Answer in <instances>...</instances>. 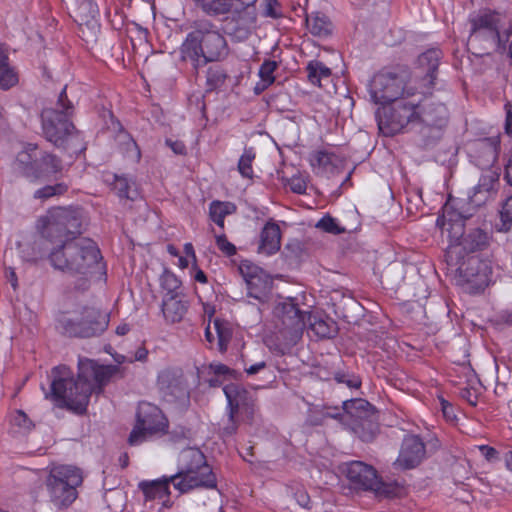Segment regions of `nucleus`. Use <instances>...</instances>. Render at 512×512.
<instances>
[{"label":"nucleus","instance_id":"obj_60","mask_svg":"<svg viewBox=\"0 0 512 512\" xmlns=\"http://www.w3.org/2000/svg\"><path fill=\"white\" fill-rule=\"evenodd\" d=\"M167 144L171 147L175 154L182 155L185 153L186 147L182 142L179 141H167Z\"/></svg>","mask_w":512,"mask_h":512},{"label":"nucleus","instance_id":"obj_40","mask_svg":"<svg viewBox=\"0 0 512 512\" xmlns=\"http://www.w3.org/2000/svg\"><path fill=\"white\" fill-rule=\"evenodd\" d=\"M68 190V186L65 183H57L54 185H46L42 188L37 189L34 192L33 197L45 201L53 196L63 195Z\"/></svg>","mask_w":512,"mask_h":512},{"label":"nucleus","instance_id":"obj_49","mask_svg":"<svg viewBox=\"0 0 512 512\" xmlns=\"http://www.w3.org/2000/svg\"><path fill=\"white\" fill-rule=\"evenodd\" d=\"M367 406H369V403L364 400H355V401L344 402V409L348 413H351L352 409L365 410V408Z\"/></svg>","mask_w":512,"mask_h":512},{"label":"nucleus","instance_id":"obj_42","mask_svg":"<svg viewBox=\"0 0 512 512\" xmlns=\"http://www.w3.org/2000/svg\"><path fill=\"white\" fill-rule=\"evenodd\" d=\"M316 228L333 235H339L346 232V229L342 227L337 219L330 215L322 217L315 225Z\"/></svg>","mask_w":512,"mask_h":512},{"label":"nucleus","instance_id":"obj_23","mask_svg":"<svg viewBox=\"0 0 512 512\" xmlns=\"http://www.w3.org/2000/svg\"><path fill=\"white\" fill-rule=\"evenodd\" d=\"M491 273L492 270L487 261L471 258L466 271L467 282L478 291L484 290L491 281Z\"/></svg>","mask_w":512,"mask_h":512},{"label":"nucleus","instance_id":"obj_37","mask_svg":"<svg viewBox=\"0 0 512 512\" xmlns=\"http://www.w3.org/2000/svg\"><path fill=\"white\" fill-rule=\"evenodd\" d=\"M228 77L227 71L219 65H214L207 70V85L210 89L221 87Z\"/></svg>","mask_w":512,"mask_h":512},{"label":"nucleus","instance_id":"obj_53","mask_svg":"<svg viewBox=\"0 0 512 512\" xmlns=\"http://www.w3.org/2000/svg\"><path fill=\"white\" fill-rule=\"evenodd\" d=\"M257 0H233V8L237 7L243 11L255 9Z\"/></svg>","mask_w":512,"mask_h":512},{"label":"nucleus","instance_id":"obj_15","mask_svg":"<svg viewBox=\"0 0 512 512\" xmlns=\"http://www.w3.org/2000/svg\"><path fill=\"white\" fill-rule=\"evenodd\" d=\"M471 213L457 212L450 205H445L443 213V231L447 233L449 245L446 250L448 263L454 262V255L461 256L460 242L465 236L464 220L471 217Z\"/></svg>","mask_w":512,"mask_h":512},{"label":"nucleus","instance_id":"obj_32","mask_svg":"<svg viewBox=\"0 0 512 512\" xmlns=\"http://www.w3.org/2000/svg\"><path fill=\"white\" fill-rule=\"evenodd\" d=\"M18 83V76L9 64L6 51L0 47V88L7 90Z\"/></svg>","mask_w":512,"mask_h":512},{"label":"nucleus","instance_id":"obj_22","mask_svg":"<svg viewBox=\"0 0 512 512\" xmlns=\"http://www.w3.org/2000/svg\"><path fill=\"white\" fill-rule=\"evenodd\" d=\"M448 118V109L445 104L435 102L432 99H425L422 103L419 102L418 122L428 127L441 129L446 126Z\"/></svg>","mask_w":512,"mask_h":512},{"label":"nucleus","instance_id":"obj_44","mask_svg":"<svg viewBox=\"0 0 512 512\" xmlns=\"http://www.w3.org/2000/svg\"><path fill=\"white\" fill-rule=\"evenodd\" d=\"M77 14L81 21H88L90 18H95L98 14V7L96 3L91 0L77 4Z\"/></svg>","mask_w":512,"mask_h":512},{"label":"nucleus","instance_id":"obj_38","mask_svg":"<svg viewBox=\"0 0 512 512\" xmlns=\"http://www.w3.org/2000/svg\"><path fill=\"white\" fill-rule=\"evenodd\" d=\"M214 329L218 337V347L221 352L227 350L228 343L232 338V330L228 323L216 319Z\"/></svg>","mask_w":512,"mask_h":512},{"label":"nucleus","instance_id":"obj_29","mask_svg":"<svg viewBox=\"0 0 512 512\" xmlns=\"http://www.w3.org/2000/svg\"><path fill=\"white\" fill-rule=\"evenodd\" d=\"M169 372H162L158 378V384L165 397L171 400H183L188 397V392L182 381L173 378L170 380Z\"/></svg>","mask_w":512,"mask_h":512},{"label":"nucleus","instance_id":"obj_27","mask_svg":"<svg viewBox=\"0 0 512 512\" xmlns=\"http://www.w3.org/2000/svg\"><path fill=\"white\" fill-rule=\"evenodd\" d=\"M188 309V303L175 295L165 296L162 303V312L168 323L180 322Z\"/></svg>","mask_w":512,"mask_h":512},{"label":"nucleus","instance_id":"obj_39","mask_svg":"<svg viewBox=\"0 0 512 512\" xmlns=\"http://www.w3.org/2000/svg\"><path fill=\"white\" fill-rule=\"evenodd\" d=\"M255 152L252 147L245 148L243 154L238 161V171L245 178L253 177L252 162L255 159Z\"/></svg>","mask_w":512,"mask_h":512},{"label":"nucleus","instance_id":"obj_47","mask_svg":"<svg viewBox=\"0 0 512 512\" xmlns=\"http://www.w3.org/2000/svg\"><path fill=\"white\" fill-rule=\"evenodd\" d=\"M334 379L338 383H343V384L347 385L349 388L357 389L361 385V381H360L359 377H357L353 374L337 372V373H335Z\"/></svg>","mask_w":512,"mask_h":512},{"label":"nucleus","instance_id":"obj_8","mask_svg":"<svg viewBox=\"0 0 512 512\" xmlns=\"http://www.w3.org/2000/svg\"><path fill=\"white\" fill-rule=\"evenodd\" d=\"M83 482L82 472L71 465H56L50 468L44 485L49 501L57 508H68L78 496L77 487Z\"/></svg>","mask_w":512,"mask_h":512},{"label":"nucleus","instance_id":"obj_63","mask_svg":"<svg viewBox=\"0 0 512 512\" xmlns=\"http://www.w3.org/2000/svg\"><path fill=\"white\" fill-rule=\"evenodd\" d=\"M184 252L187 256V258H191L193 261H196V255L193 248V245L191 243H186L184 245Z\"/></svg>","mask_w":512,"mask_h":512},{"label":"nucleus","instance_id":"obj_12","mask_svg":"<svg viewBox=\"0 0 512 512\" xmlns=\"http://www.w3.org/2000/svg\"><path fill=\"white\" fill-rule=\"evenodd\" d=\"M38 228L43 238L51 243L63 245L78 238L76 234L80 233V222L73 212L64 208H54L39 219Z\"/></svg>","mask_w":512,"mask_h":512},{"label":"nucleus","instance_id":"obj_9","mask_svg":"<svg viewBox=\"0 0 512 512\" xmlns=\"http://www.w3.org/2000/svg\"><path fill=\"white\" fill-rule=\"evenodd\" d=\"M14 166L21 176L34 183L61 172L62 161L56 155L39 148L37 144L27 143L18 152Z\"/></svg>","mask_w":512,"mask_h":512},{"label":"nucleus","instance_id":"obj_11","mask_svg":"<svg viewBox=\"0 0 512 512\" xmlns=\"http://www.w3.org/2000/svg\"><path fill=\"white\" fill-rule=\"evenodd\" d=\"M169 422L164 413L154 404L140 402L136 411L135 425L128 437L131 446L160 438L168 432Z\"/></svg>","mask_w":512,"mask_h":512},{"label":"nucleus","instance_id":"obj_50","mask_svg":"<svg viewBox=\"0 0 512 512\" xmlns=\"http://www.w3.org/2000/svg\"><path fill=\"white\" fill-rule=\"evenodd\" d=\"M277 6V0H267L265 15L272 18H278L281 14L276 10Z\"/></svg>","mask_w":512,"mask_h":512},{"label":"nucleus","instance_id":"obj_59","mask_svg":"<svg viewBox=\"0 0 512 512\" xmlns=\"http://www.w3.org/2000/svg\"><path fill=\"white\" fill-rule=\"evenodd\" d=\"M210 368L216 375H226L231 373L229 367L224 364H211Z\"/></svg>","mask_w":512,"mask_h":512},{"label":"nucleus","instance_id":"obj_41","mask_svg":"<svg viewBox=\"0 0 512 512\" xmlns=\"http://www.w3.org/2000/svg\"><path fill=\"white\" fill-rule=\"evenodd\" d=\"M161 286L167 291L166 296L175 295L178 297L181 288V281L172 272L165 271L161 276Z\"/></svg>","mask_w":512,"mask_h":512},{"label":"nucleus","instance_id":"obj_62","mask_svg":"<svg viewBox=\"0 0 512 512\" xmlns=\"http://www.w3.org/2000/svg\"><path fill=\"white\" fill-rule=\"evenodd\" d=\"M505 179L507 183L512 186V154L509 156L505 166Z\"/></svg>","mask_w":512,"mask_h":512},{"label":"nucleus","instance_id":"obj_25","mask_svg":"<svg viewBox=\"0 0 512 512\" xmlns=\"http://www.w3.org/2000/svg\"><path fill=\"white\" fill-rule=\"evenodd\" d=\"M310 163L317 174L333 175L341 166V159L328 150H317L310 157Z\"/></svg>","mask_w":512,"mask_h":512},{"label":"nucleus","instance_id":"obj_36","mask_svg":"<svg viewBox=\"0 0 512 512\" xmlns=\"http://www.w3.org/2000/svg\"><path fill=\"white\" fill-rule=\"evenodd\" d=\"M308 73V80L313 85L321 86V81L328 79L331 76V70L322 62L312 60L307 64L306 67Z\"/></svg>","mask_w":512,"mask_h":512},{"label":"nucleus","instance_id":"obj_35","mask_svg":"<svg viewBox=\"0 0 512 512\" xmlns=\"http://www.w3.org/2000/svg\"><path fill=\"white\" fill-rule=\"evenodd\" d=\"M357 420L353 426V430L365 442H370L374 439L378 426L375 422L368 420L361 415L356 416Z\"/></svg>","mask_w":512,"mask_h":512},{"label":"nucleus","instance_id":"obj_34","mask_svg":"<svg viewBox=\"0 0 512 512\" xmlns=\"http://www.w3.org/2000/svg\"><path fill=\"white\" fill-rule=\"evenodd\" d=\"M235 210L236 206L231 202L213 201L209 207V215L214 223L223 228L225 217Z\"/></svg>","mask_w":512,"mask_h":512},{"label":"nucleus","instance_id":"obj_10","mask_svg":"<svg viewBox=\"0 0 512 512\" xmlns=\"http://www.w3.org/2000/svg\"><path fill=\"white\" fill-rule=\"evenodd\" d=\"M109 325V314L94 307H83L58 319V328L69 337L88 338L103 333Z\"/></svg>","mask_w":512,"mask_h":512},{"label":"nucleus","instance_id":"obj_14","mask_svg":"<svg viewBox=\"0 0 512 512\" xmlns=\"http://www.w3.org/2000/svg\"><path fill=\"white\" fill-rule=\"evenodd\" d=\"M369 95L375 104L393 103L401 97L414 96L415 88L409 86L404 75L381 71L369 83Z\"/></svg>","mask_w":512,"mask_h":512},{"label":"nucleus","instance_id":"obj_54","mask_svg":"<svg viewBox=\"0 0 512 512\" xmlns=\"http://www.w3.org/2000/svg\"><path fill=\"white\" fill-rule=\"evenodd\" d=\"M505 109H506L505 130L508 135L512 136V103L508 102L505 105Z\"/></svg>","mask_w":512,"mask_h":512},{"label":"nucleus","instance_id":"obj_26","mask_svg":"<svg viewBox=\"0 0 512 512\" xmlns=\"http://www.w3.org/2000/svg\"><path fill=\"white\" fill-rule=\"evenodd\" d=\"M488 245V235L481 229H473L469 233L465 234L462 241L460 242V255H454V262L452 265H457L458 261L463 259L468 253H472L478 250H483Z\"/></svg>","mask_w":512,"mask_h":512},{"label":"nucleus","instance_id":"obj_61","mask_svg":"<svg viewBox=\"0 0 512 512\" xmlns=\"http://www.w3.org/2000/svg\"><path fill=\"white\" fill-rule=\"evenodd\" d=\"M266 367V363L264 361L258 362L256 364L250 365L245 368V371L249 375L257 374L259 371Z\"/></svg>","mask_w":512,"mask_h":512},{"label":"nucleus","instance_id":"obj_13","mask_svg":"<svg viewBox=\"0 0 512 512\" xmlns=\"http://www.w3.org/2000/svg\"><path fill=\"white\" fill-rule=\"evenodd\" d=\"M414 96H403L391 106L378 114V127L385 136H393L401 132L408 124L418 123L419 99Z\"/></svg>","mask_w":512,"mask_h":512},{"label":"nucleus","instance_id":"obj_46","mask_svg":"<svg viewBox=\"0 0 512 512\" xmlns=\"http://www.w3.org/2000/svg\"><path fill=\"white\" fill-rule=\"evenodd\" d=\"M502 220V231H508L512 224V196L508 198L500 212Z\"/></svg>","mask_w":512,"mask_h":512},{"label":"nucleus","instance_id":"obj_21","mask_svg":"<svg viewBox=\"0 0 512 512\" xmlns=\"http://www.w3.org/2000/svg\"><path fill=\"white\" fill-rule=\"evenodd\" d=\"M224 394L228 401L230 417H235L239 412L253 413L254 399L252 395L238 384L230 383L224 386Z\"/></svg>","mask_w":512,"mask_h":512},{"label":"nucleus","instance_id":"obj_16","mask_svg":"<svg viewBox=\"0 0 512 512\" xmlns=\"http://www.w3.org/2000/svg\"><path fill=\"white\" fill-rule=\"evenodd\" d=\"M239 271L247 285V294L260 302H264L271 289V280L258 266L242 262Z\"/></svg>","mask_w":512,"mask_h":512},{"label":"nucleus","instance_id":"obj_24","mask_svg":"<svg viewBox=\"0 0 512 512\" xmlns=\"http://www.w3.org/2000/svg\"><path fill=\"white\" fill-rule=\"evenodd\" d=\"M281 247V231L278 224L267 222L260 233L258 253L270 256L279 251Z\"/></svg>","mask_w":512,"mask_h":512},{"label":"nucleus","instance_id":"obj_52","mask_svg":"<svg viewBox=\"0 0 512 512\" xmlns=\"http://www.w3.org/2000/svg\"><path fill=\"white\" fill-rule=\"evenodd\" d=\"M291 190L295 193L302 194L306 191V183L300 178H293L290 183Z\"/></svg>","mask_w":512,"mask_h":512},{"label":"nucleus","instance_id":"obj_28","mask_svg":"<svg viewBox=\"0 0 512 512\" xmlns=\"http://www.w3.org/2000/svg\"><path fill=\"white\" fill-rule=\"evenodd\" d=\"M170 483H172L171 476H164L161 479L140 482L139 489L143 492L146 500L164 499L170 494Z\"/></svg>","mask_w":512,"mask_h":512},{"label":"nucleus","instance_id":"obj_1","mask_svg":"<svg viewBox=\"0 0 512 512\" xmlns=\"http://www.w3.org/2000/svg\"><path fill=\"white\" fill-rule=\"evenodd\" d=\"M114 370L109 366L97 364L95 361L80 358L78 361V378L66 365H59L51 370L50 397L59 406L67 407L76 413L86 411L90 395L100 393L102 387L112 377Z\"/></svg>","mask_w":512,"mask_h":512},{"label":"nucleus","instance_id":"obj_55","mask_svg":"<svg viewBox=\"0 0 512 512\" xmlns=\"http://www.w3.org/2000/svg\"><path fill=\"white\" fill-rule=\"evenodd\" d=\"M127 150L130 153V157L133 158L136 162H138L141 158V152L136 142L131 140L127 143Z\"/></svg>","mask_w":512,"mask_h":512},{"label":"nucleus","instance_id":"obj_20","mask_svg":"<svg viewBox=\"0 0 512 512\" xmlns=\"http://www.w3.org/2000/svg\"><path fill=\"white\" fill-rule=\"evenodd\" d=\"M233 17L225 23V32L235 41L242 42L249 38L256 24V9L243 11L237 7L232 9Z\"/></svg>","mask_w":512,"mask_h":512},{"label":"nucleus","instance_id":"obj_58","mask_svg":"<svg viewBox=\"0 0 512 512\" xmlns=\"http://www.w3.org/2000/svg\"><path fill=\"white\" fill-rule=\"evenodd\" d=\"M480 450L484 457L489 461L493 460L497 455V451L493 447L487 445L480 446Z\"/></svg>","mask_w":512,"mask_h":512},{"label":"nucleus","instance_id":"obj_4","mask_svg":"<svg viewBox=\"0 0 512 512\" xmlns=\"http://www.w3.org/2000/svg\"><path fill=\"white\" fill-rule=\"evenodd\" d=\"M181 58L194 67L224 60L230 53L225 36L209 24L187 34L180 48Z\"/></svg>","mask_w":512,"mask_h":512},{"label":"nucleus","instance_id":"obj_56","mask_svg":"<svg viewBox=\"0 0 512 512\" xmlns=\"http://www.w3.org/2000/svg\"><path fill=\"white\" fill-rule=\"evenodd\" d=\"M237 431V423L235 421V417L231 418L229 416V422L228 424L223 427L222 429V435L223 436H231Z\"/></svg>","mask_w":512,"mask_h":512},{"label":"nucleus","instance_id":"obj_2","mask_svg":"<svg viewBox=\"0 0 512 512\" xmlns=\"http://www.w3.org/2000/svg\"><path fill=\"white\" fill-rule=\"evenodd\" d=\"M49 261L55 269L72 277L75 289L82 291L106 271L100 249L89 238L79 237L57 245L51 250Z\"/></svg>","mask_w":512,"mask_h":512},{"label":"nucleus","instance_id":"obj_7","mask_svg":"<svg viewBox=\"0 0 512 512\" xmlns=\"http://www.w3.org/2000/svg\"><path fill=\"white\" fill-rule=\"evenodd\" d=\"M471 31L468 37V48L475 55L488 54L490 50L504 47V43L512 32V24L504 22L494 12H485L470 19Z\"/></svg>","mask_w":512,"mask_h":512},{"label":"nucleus","instance_id":"obj_31","mask_svg":"<svg viewBox=\"0 0 512 512\" xmlns=\"http://www.w3.org/2000/svg\"><path fill=\"white\" fill-rule=\"evenodd\" d=\"M193 2L209 16L225 15L233 9V0H193Z\"/></svg>","mask_w":512,"mask_h":512},{"label":"nucleus","instance_id":"obj_43","mask_svg":"<svg viewBox=\"0 0 512 512\" xmlns=\"http://www.w3.org/2000/svg\"><path fill=\"white\" fill-rule=\"evenodd\" d=\"M277 62L272 60H265L259 69V77L261 78L264 87L271 85L275 81L274 71L277 68Z\"/></svg>","mask_w":512,"mask_h":512},{"label":"nucleus","instance_id":"obj_33","mask_svg":"<svg viewBox=\"0 0 512 512\" xmlns=\"http://www.w3.org/2000/svg\"><path fill=\"white\" fill-rule=\"evenodd\" d=\"M440 58L441 51L438 49H429L418 58L419 66L425 70L430 84H432L435 79V72L437 71Z\"/></svg>","mask_w":512,"mask_h":512},{"label":"nucleus","instance_id":"obj_48","mask_svg":"<svg viewBox=\"0 0 512 512\" xmlns=\"http://www.w3.org/2000/svg\"><path fill=\"white\" fill-rule=\"evenodd\" d=\"M216 245L227 256L236 254V247L228 241L225 235L216 236Z\"/></svg>","mask_w":512,"mask_h":512},{"label":"nucleus","instance_id":"obj_3","mask_svg":"<svg viewBox=\"0 0 512 512\" xmlns=\"http://www.w3.org/2000/svg\"><path fill=\"white\" fill-rule=\"evenodd\" d=\"M273 313L277 319V338L285 347L293 346L298 342L307 322L314 334L320 338H332L338 331L337 324L332 319H324L300 310L292 298L279 301Z\"/></svg>","mask_w":512,"mask_h":512},{"label":"nucleus","instance_id":"obj_17","mask_svg":"<svg viewBox=\"0 0 512 512\" xmlns=\"http://www.w3.org/2000/svg\"><path fill=\"white\" fill-rule=\"evenodd\" d=\"M346 476L355 487L377 493L384 492L383 483L376 470L362 461L350 462L346 468Z\"/></svg>","mask_w":512,"mask_h":512},{"label":"nucleus","instance_id":"obj_6","mask_svg":"<svg viewBox=\"0 0 512 512\" xmlns=\"http://www.w3.org/2000/svg\"><path fill=\"white\" fill-rule=\"evenodd\" d=\"M175 489L187 493L193 489H217V479L207 464L204 454L195 447L181 451L178 458V472L171 476Z\"/></svg>","mask_w":512,"mask_h":512},{"label":"nucleus","instance_id":"obj_18","mask_svg":"<svg viewBox=\"0 0 512 512\" xmlns=\"http://www.w3.org/2000/svg\"><path fill=\"white\" fill-rule=\"evenodd\" d=\"M426 457L425 444L416 435H407L403 439L399 455L394 462L397 469L408 470L417 467Z\"/></svg>","mask_w":512,"mask_h":512},{"label":"nucleus","instance_id":"obj_5","mask_svg":"<svg viewBox=\"0 0 512 512\" xmlns=\"http://www.w3.org/2000/svg\"><path fill=\"white\" fill-rule=\"evenodd\" d=\"M57 109L47 108L42 111V130L45 138L56 147L72 150L73 153L84 149L82 137L69 120L73 110L72 103L67 98L66 87L61 91Z\"/></svg>","mask_w":512,"mask_h":512},{"label":"nucleus","instance_id":"obj_51","mask_svg":"<svg viewBox=\"0 0 512 512\" xmlns=\"http://www.w3.org/2000/svg\"><path fill=\"white\" fill-rule=\"evenodd\" d=\"M15 423L23 427L24 429H29L31 427V421L27 418V415L22 411H17L16 416L14 417Z\"/></svg>","mask_w":512,"mask_h":512},{"label":"nucleus","instance_id":"obj_19","mask_svg":"<svg viewBox=\"0 0 512 512\" xmlns=\"http://www.w3.org/2000/svg\"><path fill=\"white\" fill-rule=\"evenodd\" d=\"M499 168L491 166L483 170L478 184L473 188L469 196V204L474 207H480L493 199L499 186Z\"/></svg>","mask_w":512,"mask_h":512},{"label":"nucleus","instance_id":"obj_64","mask_svg":"<svg viewBox=\"0 0 512 512\" xmlns=\"http://www.w3.org/2000/svg\"><path fill=\"white\" fill-rule=\"evenodd\" d=\"M147 355H148V352L145 348H139L136 352H135V360L137 361H145L146 358H147Z\"/></svg>","mask_w":512,"mask_h":512},{"label":"nucleus","instance_id":"obj_30","mask_svg":"<svg viewBox=\"0 0 512 512\" xmlns=\"http://www.w3.org/2000/svg\"><path fill=\"white\" fill-rule=\"evenodd\" d=\"M306 26L309 32L317 37H327L332 33V23L328 17L321 13H312L306 18Z\"/></svg>","mask_w":512,"mask_h":512},{"label":"nucleus","instance_id":"obj_45","mask_svg":"<svg viewBox=\"0 0 512 512\" xmlns=\"http://www.w3.org/2000/svg\"><path fill=\"white\" fill-rule=\"evenodd\" d=\"M115 189L118 195L122 198L134 200L136 198V192L131 193L130 182L126 177H115Z\"/></svg>","mask_w":512,"mask_h":512},{"label":"nucleus","instance_id":"obj_57","mask_svg":"<svg viewBox=\"0 0 512 512\" xmlns=\"http://www.w3.org/2000/svg\"><path fill=\"white\" fill-rule=\"evenodd\" d=\"M441 408L444 416L447 419L451 420L455 417L452 405L444 399L441 400Z\"/></svg>","mask_w":512,"mask_h":512}]
</instances>
